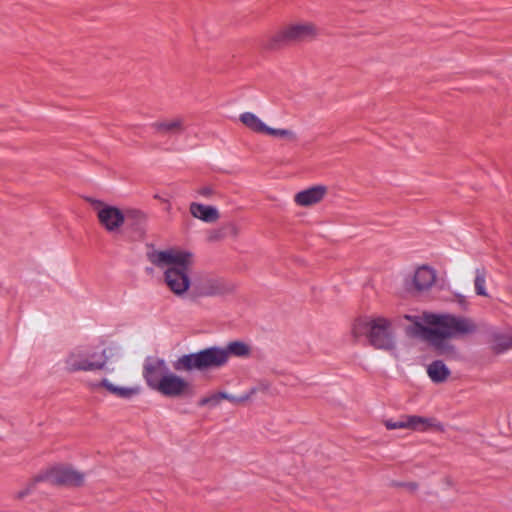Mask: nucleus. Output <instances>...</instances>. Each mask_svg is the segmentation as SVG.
<instances>
[{
	"instance_id": "obj_28",
	"label": "nucleus",
	"mask_w": 512,
	"mask_h": 512,
	"mask_svg": "<svg viewBox=\"0 0 512 512\" xmlns=\"http://www.w3.org/2000/svg\"><path fill=\"white\" fill-rule=\"evenodd\" d=\"M456 296H457L458 301H459L460 304H465L466 303L465 296L460 295V294H457Z\"/></svg>"
},
{
	"instance_id": "obj_2",
	"label": "nucleus",
	"mask_w": 512,
	"mask_h": 512,
	"mask_svg": "<svg viewBox=\"0 0 512 512\" xmlns=\"http://www.w3.org/2000/svg\"><path fill=\"white\" fill-rule=\"evenodd\" d=\"M143 376L153 390L174 399H187L194 395L193 384L171 372L163 359L148 356L144 360Z\"/></svg>"
},
{
	"instance_id": "obj_23",
	"label": "nucleus",
	"mask_w": 512,
	"mask_h": 512,
	"mask_svg": "<svg viewBox=\"0 0 512 512\" xmlns=\"http://www.w3.org/2000/svg\"><path fill=\"white\" fill-rule=\"evenodd\" d=\"M475 291L477 295L488 297L489 294L486 289V272L484 269H476L475 270Z\"/></svg>"
},
{
	"instance_id": "obj_11",
	"label": "nucleus",
	"mask_w": 512,
	"mask_h": 512,
	"mask_svg": "<svg viewBox=\"0 0 512 512\" xmlns=\"http://www.w3.org/2000/svg\"><path fill=\"white\" fill-rule=\"evenodd\" d=\"M434 313H423L422 315L405 314L403 318L413 324L406 329L408 335L423 339L432 344L433 336L430 335L435 326L431 325L427 318L428 316H436Z\"/></svg>"
},
{
	"instance_id": "obj_20",
	"label": "nucleus",
	"mask_w": 512,
	"mask_h": 512,
	"mask_svg": "<svg viewBox=\"0 0 512 512\" xmlns=\"http://www.w3.org/2000/svg\"><path fill=\"white\" fill-rule=\"evenodd\" d=\"M240 121L251 131L259 134H265L267 125L254 113L244 112L240 115Z\"/></svg>"
},
{
	"instance_id": "obj_13",
	"label": "nucleus",
	"mask_w": 512,
	"mask_h": 512,
	"mask_svg": "<svg viewBox=\"0 0 512 512\" xmlns=\"http://www.w3.org/2000/svg\"><path fill=\"white\" fill-rule=\"evenodd\" d=\"M327 194L325 185H315L303 189L294 195V202L299 207H311L320 203Z\"/></svg>"
},
{
	"instance_id": "obj_1",
	"label": "nucleus",
	"mask_w": 512,
	"mask_h": 512,
	"mask_svg": "<svg viewBox=\"0 0 512 512\" xmlns=\"http://www.w3.org/2000/svg\"><path fill=\"white\" fill-rule=\"evenodd\" d=\"M149 261L164 272V281L176 296H184L190 289L192 279V254L182 250H155L148 253Z\"/></svg>"
},
{
	"instance_id": "obj_24",
	"label": "nucleus",
	"mask_w": 512,
	"mask_h": 512,
	"mask_svg": "<svg viewBox=\"0 0 512 512\" xmlns=\"http://www.w3.org/2000/svg\"><path fill=\"white\" fill-rule=\"evenodd\" d=\"M265 134L270 135L275 138H283V139H291V140L296 138V134L294 133V131H292L290 129H276V128H271L269 126L267 127Z\"/></svg>"
},
{
	"instance_id": "obj_6",
	"label": "nucleus",
	"mask_w": 512,
	"mask_h": 512,
	"mask_svg": "<svg viewBox=\"0 0 512 512\" xmlns=\"http://www.w3.org/2000/svg\"><path fill=\"white\" fill-rule=\"evenodd\" d=\"M319 36L317 25L311 21L296 20L279 29L268 37L263 47L266 50H275L289 42L312 41Z\"/></svg>"
},
{
	"instance_id": "obj_15",
	"label": "nucleus",
	"mask_w": 512,
	"mask_h": 512,
	"mask_svg": "<svg viewBox=\"0 0 512 512\" xmlns=\"http://www.w3.org/2000/svg\"><path fill=\"white\" fill-rule=\"evenodd\" d=\"M154 131L160 135H179L184 132V120L181 117H173L156 121L152 124Z\"/></svg>"
},
{
	"instance_id": "obj_19",
	"label": "nucleus",
	"mask_w": 512,
	"mask_h": 512,
	"mask_svg": "<svg viewBox=\"0 0 512 512\" xmlns=\"http://www.w3.org/2000/svg\"><path fill=\"white\" fill-rule=\"evenodd\" d=\"M427 373L431 380L437 383L446 381L450 376L449 368L441 360L432 362L427 368Z\"/></svg>"
},
{
	"instance_id": "obj_22",
	"label": "nucleus",
	"mask_w": 512,
	"mask_h": 512,
	"mask_svg": "<svg viewBox=\"0 0 512 512\" xmlns=\"http://www.w3.org/2000/svg\"><path fill=\"white\" fill-rule=\"evenodd\" d=\"M494 347L499 350L512 349V330L497 331L492 334Z\"/></svg>"
},
{
	"instance_id": "obj_7",
	"label": "nucleus",
	"mask_w": 512,
	"mask_h": 512,
	"mask_svg": "<svg viewBox=\"0 0 512 512\" xmlns=\"http://www.w3.org/2000/svg\"><path fill=\"white\" fill-rule=\"evenodd\" d=\"M228 354H182L174 361V369L181 372H209L224 366Z\"/></svg>"
},
{
	"instance_id": "obj_9",
	"label": "nucleus",
	"mask_w": 512,
	"mask_h": 512,
	"mask_svg": "<svg viewBox=\"0 0 512 512\" xmlns=\"http://www.w3.org/2000/svg\"><path fill=\"white\" fill-rule=\"evenodd\" d=\"M91 205L98 222L108 233L121 231L126 216L120 207L97 199L91 200Z\"/></svg>"
},
{
	"instance_id": "obj_21",
	"label": "nucleus",
	"mask_w": 512,
	"mask_h": 512,
	"mask_svg": "<svg viewBox=\"0 0 512 512\" xmlns=\"http://www.w3.org/2000/svg\"><path fill=\"white\" fill-rule=\"evenodd\" d=\"M357 364L362 369L369 371L376 367L387 365L389 362L377 354H363V356L357 360Z\"/></svg>"
},
{
	"instance_id": "obj_16",
	"label": "nucleus",
	"mask_w": 512,
	"mask_h": 512,
	"mask_svg": "<svg viewBox=\"0 0 512 512\" xmlns=\"http://www.w3.org/2000/svg\"><path fill=\"white\" fill-rule=\"evenodd\" d=\"M405 429H411L416 431H426L428 429H438V425L430 418L411 415L405 419Z\"/></svg>"
},
{
	"instance_id": "obj_4",
	"label": "nucleus",
	"mask_w": 512,
	"mask_h": 512,
	"mask_svg": "<svg viewBox=\"0 0 512 512\" xmlns=\"http://www.w3.org/2000/svg\"><path fill=\"white\" fill-rule=\"evenodd\" d=\"M428 322L435 326L430 335L433 336L432 344L441 345L447 339L470 336L477 331V325L471 318L453 314H437L428 316Z\"/></svg>"
},
{
	"instance_id": "obj_25",
	"label": "nucleus",
	"mask_w": 512,
	"mask_h": 512,
	"mask_svg": "<svg viewBox=\"0 0 512 512\" xmlns=\"http://www.w3.org/2000/svg\"><path fill=\"white\" fill-rule=\"evenodd\" d=\"M128 217L132 218L138 224H143L147 221L146 213L138 209L130 210Z\"/></svg>"
},
{
	"instance_id": "obj_26",
	"label": "nucleus",
	"mask_w": 512,
	"mask_h": 512,
	"mask_svg": "<svg viewBox=\"0 0 512 512\" xmlns=\"http://www.w3.org/2000/svg\"><path fill=\"white\" fill-rule=\"evenodd\" d=\"M384 426L388 430L405 429V421H393L391 419L384 420Z\"/></svg>"
},
{
	"instance_id": "obj_3",
	"label": "nucleus",
	"mask_w": 512,
	"mask_h": 512,
	"mask_svg": "<svg viewBox=\"0 0 512 512\" xmlns=\"http://www.w3.org/2000/svg\"><path fill=\"white\" fill-rule=\"evenodd\" d=\"M350 333L355 342L365 336L370 345L377 350H392L396 346L392 321L382 314L357 316L351 323Z\"/></svg>"
},
{
	"instance_id": "obj_12",
	"label": "nucleus",
	"mask_w": 512,
	"mask_h": 512,
	"mask_svg": "<svg viewBox=\"0 0 512 512\" xmlns=\"http://www.w3.org/2000/svg\"><path fill=\"white\" fill-rule=\"evenodd\" d=\"M253 392L254 391L252 390L250 394L244 396H235L226 392L213 391L201 397L198 401V405L200 407L212 410L218 408L224 400L234 404L244 403L250 399Z\"/></svg>"
},
{
	"instance_id": "obj_5",
	"label": "nucleus",
	"mask_w": 512,
	"mask_h": 512,
	"mask_svg": "<svg viewBox=\"0 0 512 512\" xmlns=\"http://www.w3.org/2000/svg\"><path fill=\"white\" fill-rule=\"evenodd\" d=\"M34 484L48 482L54 486L81 488L86 483V474L79 467L57 462L40 470L32 479Z\"/></svg>"
},
{
	"instance_id": "obj_17",
	"label": "nucleus",
	"mask_w": 512,
	"mask_h": 512,
	"mask_svg": "<svg viewBox=\"0 0 512 512\" xmlns=\"http://www.w3.org/2000/svg\"><path fill=\"white\" fill-rule=\"evenodd\" d=\"M254 347L250 342L244 340H235L229 342L225 348L219 346H211L200 350L199 352H249Z\"/></svg>"
},
{
	"instance_id": "obj_14",
	"label": "nucleus",
	"mask_w": 512,
	"mask_h": 512,
	"mask_svg": "<svg viewBox=\"0 0 512 512\" xmlns=\"http://www.w3.org/2000/svg\"><path fill=\"white\" fill-rule=\"evenodd\" d=\"M189 212L193 218L205 223H214L220 218V212L216 206L199 202H191Z\"/></svg>"
},
{
	"instance_id": "obj_10",
	"label": "nucleus",
	"mask_w": 512,
	"mask_h": 512,
	"mask_svg": "<svg viewBox=\"0 0 512 512\" xmlns=\"http://www.w3.org/2000/svg\"><path fill=\"white\" fill-rule=\"evenodd\" d=\"M437 281V271L429 265L417 266L409 278L410 287L418 292L423 293L430 290Z\"/></svg>"
},
{
	"instance_id": "obj_18",
	"label": "nucleus",
	"mask_w": 512,
	"mask_h": 512,
	"mask_svg": "<svg viewBox=\"0 0 512 512\" xmlns=\"http://www.w3.org/2000/svg\"><path fill=\"white\" fill-rule=\"evenodd\" d=\"M100 387L104 388L109 393L116 395L120 398L128 399L136 395L139 390L136 387H122L111 383L107 379H102L99 383Z\"/></svg>"
},
{
	"instance_id": "obj_27",
	"label": "nucleus",
	"mask_w": 512,
	"mask_h": 512,
	"mask_svg": "<svg viewBox=\"0 0 512 512\" xmlns=\"http://www.w3.org/2000/svg\"><path fill=\"white\" fill-rule=\"evenodd\" d=\"M197 194L199 196H202V197H205V198H209L213 195L214 191L211 187L209 186H204V187H201L199 189H197Z\"/></svg>"
},
{
	"instance_id": "obj_8",
	"label": "nucleus",
	"mask_w": 512,
	"mask_h": 512,
	"mask_svg": "<svg viewBox=\"0 0 512 512\" xmlns=\"http://www.w3.org/2000/svg\"><path fill=\"white\" fill-rule=\"evenodd\" d=\"M59 364L66 372L77 373L102 370L114 365L115 361L105 354H63Z\"/></svg>"
}]
</instances>
